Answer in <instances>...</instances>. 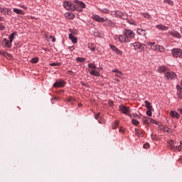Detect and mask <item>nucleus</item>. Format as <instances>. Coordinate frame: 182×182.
<instances>
[{
	"label": "nucleus",
	"instance_id": "obj_10",
	"mask_svg": "<svg viewBox=\"0 0 182 182\" xmlns=\"http://www.w3.org/2000/svg\"><path fill=\"white\" fill-rule=\"evenodd\" d=\"M142 122H143L144 124H146L147 126H149V124H150V123H152L153 119H151L149 117H144L142 118Z\"/></svg>",
	"mask_w": 182,
	"mask_h": 182
},
{
	"label": "nucleus",
	"instance_id": "obj_25",
	"mask_svg": "<svg viewBox=\"0 0 182 182\" xmlns=\"http://www.w3.org/2000/svg\"><path fill=\"white\" fill-rule=\"evenodd\" d=\"M90 75H92V76H100V73L92 70L90 72Z\"/></svg>",
	"mask_w": 182,
	"mask_h": 182
},
{
	"label": "nucleus",
	"instance_id": "obj_23",
	"mask_svg": "<svg viewBox=\"0 0 182 182\" xmlns=\"http://www.w3.org/2000/svg\"><path fill=\"white\" fill-rule=\"evenodd\" d=\"M137 33H139V35H141L142 36H146V31L141 28L137 29Z\"/></svg>",
	"mask_w": 182,
	"mask_h": 182
},
{
	"label": "nucleus",
	"instance_id": "obj_2",
	"mask_svg": "<svg viewBox=\"0 0 182 182\" xmlns=\"http://www.w3.org/2000/svg\"><path fill=\"white\" fill-rule=\"evenodd\" d=\"M74 4H75V11L78 12H82L83 9L86 8V4L79 0H75Z\"/></svg>",
	"mask_w": 182,
	"mask_h": 182
},
{
	"label": "nucleus",
	"instance_id": "obj_6",
	"mask_svg": "<svg viewBox=\"0 0 182 182\" xmlns=\"http://www.w3.org/2000/svg\"><path fill=\"white\" fill-rule=\"evenodd\" d=\"M92 19H93L94 21H96V22H100L101 23H103V22H105L106 20L105 19V18L103 17H100V16L97 15V14H93L91 16Z\"/></svg>",
	"mask_w": 182,
	"mask_h": 182
},
{
	"label": "nucleus",
	"instance_id": "obj_56",
	"mask_svg": "<svg viewBox=\"0 0 182 182\" xmlns=\"http://www.w3.org/2000/svg\"><path fill=\"white\" fill-rule=\"evenodd\" d=\"M149 17H150V15L146 14L145 18H149Z\"/></svg>",
	"mask_w": 182,
	"mask_h": 182
},
{
	"label": "nucleus",
	"instance_id": "obj_15",
	"mask_svg": "<svg viewBox=\"0 0 182 182\" xmlns=\"http://www.w3.org/2000/svg\"><path fill=\"white\" fill-rule=\"evenodd\" d=\"M112 72L114 73H116L115 76H117V77H123V73L122 71H120V70H117L116 68H114L112 70Z\"/></svg>",
	"mask_w": 182,
	"mask_h": 182
},
{
	"label": "nucleus",
	"instance_id": "obj_49",
	"mask_svg": "<svg viewBox=\"0 0 182 182\" xmlns=\"http://www.w3.org/2000/svg\"><path fill=\"white\" fill-rule=\"evenodd\" d=\"M119 132V133H124V129L123 127H120Z\"/></svg>",
	"mask_w": 182,
	"mask_h": 182
},
{
	"label": "nucleus",
	"instance_id": "obj_7",
	"mask_svg": "<svg viewBox=\"0 0 182 182\" xmlns=\"http://www.w3.org/2000/svg\"><path fill=\"white\" fill-rule=\"evenodd\" d=\"M1 43L2 46H4V48H7L8 49L12 48V45L6 38H4Z\"/></svg>",
	"mask_w": 182,
	"mask_h": 182
},
{
	"label": "nucleus",
	"instance_id": "obj_46",
	"mask_svg": "<svg viewBox=\"0 0 182 182\" xmlns=\"http://www.w3.org/2000/svg\"><path fill=\"white\" fill-rule=\"evenodd\" d=\"M146 114H147V116L151 117V114H153V113H151V111L148 110V111H146Z\"/></svg>",
	"mask_w": 182,
	"mask_h": 182
},
{
	"label": "nucleus",
	"instance_id": "obj_19",
	"mask_svg": "<svg viewBox=\"0 0 182 182\" xmlns=\"http://www.w3.org/2000/svg\"><path fill=\"white\" fill-rule=\"evenodd\" d=\"M170 33L172 36H173V38H178V39L181 38V35L177 31H171Z\"/></svg>",
	"mask_w": 182,
	"mask_h": 182
},
{
	"label": "nucleus",
	"instance_id": "obj_33",
	"mask_svg": "<svg viewBox=\"0 0 182 182\" xmlns=\"http://www.w3.org/2000/svg\"><path fill=\"white\" fill-rule=\"evenodd\" d=\"M134 46L135 48V50L137 49H140V48L141 47V45H140V43H134Z\"/></svg>",
	"mask_w": 182,
	"mask_h": 182
},
{
	"label": "nucleus",
	"instance_id": "obj_41",
	"mask_svg": "<svg viewBox=\"0 0 182 182\" xmlns=\"http://www.w3.org/2000/svg\"><path fill=\"white\" fill-rule=\"evenodd\" d=\"M177 95L179 97V99H182V90H179L177 92Z\"/></svg>",
	"mask_w": 182,
	"mask_h": 182
},
{
	"label": "nucleus",
	"instance_id": "obj_9",
	"mask_svg": "<svg viewBox=\"0 0 182 182\" xmlns=\"http://www.w3.org/2000/svg\"><path fill=\"white\" fill-rule=\"evenodd\" d=\"M177 75L174 73V72H169L168 70L165 74V77H167V79H174Z\"/></svg>",
	"mask_w": 182,
	"mask_h": 182
},
{
	"label": "nucleus",
	"instance_id": "obj_53",
	"mask_svg": "<svg viewBox=\"0 0 182 182\" xmlns=\"http://www.w3.org/2000/svg\"><path fill=\"white\" fill-rule=\"evenodd\" d=\"M50 38L53 39L52 42H55L56 41V39H55L53 36H50Z\"/></svg>",
	"mask_w": 182,
	"mask_h": 182
},
{
	"label": "nucleus",
	"instance_id": "obj_51",
	"mask_svg": "<svg viewBox=\"0 0 182 182\" xmlns=\"http://www.w3.org/2000/svg\"><path fill=\"white\" fill-rule=\"evenodd\" d=\"M176 89H177L178 92H180V90H182L181 86H180V85H177Z\"/></svg>",
	"mask_w": 182,
	"mask_h": 182
},
{
	"label": "nucleus",
	"instance_id": "obj_13",
	"mask_svg": "<svg viewBox=\"0 0 182 182\" xmlns=\"http://www.w3.org/2000/svg\"><path fill=\"white\" fill-rule=\"evenodd\" d=\"M147 46H150V48L152 49V50H157L158 46L156 45L155 43L148 42L146 43Z\"/></svg>",
	"mask_w": 182,
	"mask_h": 182
},
{
	"label": "nucleus",
	"instance_id": "obj_28",
	"mask_svg": "<svg viewBox=\"0 0 182 182\" xmlns=\"http://www.w3.org/2000/svg\"><path fill=\"white\" fill-rule=\"evenodd\" d=\"M173 151H182V145H178L173 148Z\"/></svg>",
	"mask_w": 182,
	"mask_h": 182
},
{
	"label": "nucleus",
	"instance_id": "obj_61",
	"mask_svg": "<svg viewBox=\"0 0 182 182\" xmlns=\"http://www.w3.org/2000/svg\"><path fill=\"white\" fill-rule=\"evenodd\" d=\"M55 99H56V98H53V100H55Z\"/></svg>",
	"mask_w": 182,
	"mask_h": 182
},
{
	"label": "nucleus",
	"instance_id": "obj_44",
	"mask_svg": "<svg viewBox=\"0 0 182 182\" xmlns=\"http://www.w3.org/2000/svg\"><path fill=\"white\" fill-rule=\"evenodd\" d=\"M144 149H150V144H145L143 146Z\"/></svg>",
	"mask_w": 182,
	"mask_h": 182
},
{
	"label": "nucleus",
	"instance_id": "obj_39",
	"mask_svg": "<svg viewBox=\"0 0 182 182\" xmlns=\"http://www.w3.org/2000/svg\"><path fill=\"white\" fill-rule=\"evenodd\" d=\"M77 62H80L81 63H83L86 60V59H85L83 58H77Z\"/></svg>",
	"mask_w": 182,
	"mask_h": 182
},
{
	"label": "nucleus",
	"instance_id": "obj_37",
	"mask_svg": "<svg viewBox=\"0 0 182 182\" xmlns=\"http://www.w3.org/2000/svg\"><path fill=\"white\" fill-rule=\"evenodd\" d=\"M39 62V58H34L31 60V63H38Z\"/></svg>",
	"mask_w": 182,
	"mask_h": 182
},
{
	"label": "nucleus",
	"instance_id": "obj_5",
	"mask_svg": "<svg viewBox=\"0 0 182 182\" xmlns=\"http://www.w3.org/2000/svg\"><path fill=\"white\" fill-rule=\"evenodd\" d=\"M173 58H182V50L180 48H173L171 50Z\"/></svg>",
	"mask_w": 182,
	"mask_h": 182
},
{
	"label": "nucleus",
	"instance_id": "obj_55",
	"mask_svg": "<svg viewBox=\"0 0 182 182\" xmlns=\"http://www.w3.org/2000/svg\"><path fill=\"white\" fill-rule=\"evenodd\" d=\"M21 6V8H23V9H26V6Z\"/></svg>",
	"mask_w": 182,
	"mask_h": 182
},
{
	"label": "nucleus",
	"instance_id": "obj_60",
	"mask_svg": "<svg viewBox=\"0 0 182 182\" xmlns=\"http://www.w3.org/2000/svg\"><path fill=\"white\" fill-rule=\"evenodd\" d=\"M83 85V86H86V85H85V84H82Z\"/></svg>",
	"mask_w": 182,
	"mask_h": 182
},
{
	"label": "nucleus",
	"instance_id": "obj_36",
	"mask_svg": "<svg viewBox=\"0 0 182 182\" xmlns=\"http://www.w3.org/2000/svg\"><path fill=\"white\" fill-rule=\"evenodd\" d=\"M95 118L96 119V120H98L99 123H102V122H100V120L99 119H100V113H97L95 116Z\"/></svg>",
	"mask_w": 182,
	"mask_h": 182
},
{
	"label": "nucleus",
	"instance_id": "obj_38",
	"mask_svg": "<svg viewBox=\"0 0 182 182\" xmlns=\"http://www.w3.org/2000/svg\"><path fill=\"white\" fill-rule=\"evenodd\" d=\"M88 68H90V69H96V65H95L93 63H89Z\"/></svg>",
	"mask_w": 182,
	"mask_h": 182
},
{
	"label": "nucleus",
	"instance_id": "obj_29",
	"mask_svg": "<svg viewBox=\"0 0 182 182\" xmlns=\"http://www.w3.org/2000/svg\"><path fill=\"white\" fill-rule=\"evenodd\" d=\"M98 9L100 12H102V14H109V12H110L107 9Z\"/></svg>",
	"mask_w": 182,
	"mask_h": 182
},
{
	"label": "nucleus",
	"instance_id": "obj_42",
	"mask_svg": "<svg viewBox=\"0 0 182 182\" xmlns=\"http://www.w3.org/2000/svg\"><path fill=\"white\" fill-rule=\"evenodd\" d=\"M68 102H70V103H73V102H75V99L72 97H69L68 99Z\"/></svg>",
	"mask_w": 182,
	"mask_h": 182
},
{
	"label": "nucleus",
	"instance_id": "obj_18",
	"mask_svg": "<svg viewBox=\"0 0 182 182\" xmlns=\"http://www.w3.org/2000/svg\"><path fill=\"white\" fill-rule=\"evenodd\" d=\"M69 39L73 43H77V38L75 37L73 33L69 34Z\"/></svg>",
	"mask_w": 182,
	"mask_h": 182
},
{
	"label": "nucleus",
	"instance_id": "obj_4",
	"mask_svg": "<svg viewBox=\"0 0 182 182\" xmlns=\"http://www.w3.org/2000/svg\"><path fill=\"white\" fill-rule=\"evenodd\" d=\"M63 6L67 11H76V6L70 1H64Z\"/></svg>",
	"mask_w": 182,
	"mask_h": 182
},
{
	"label": "nucleus",
	"instance_id": "obj_14",
	"mask_svg": "<svg viewBox=\"0 0 182 182\" xmlns=\"http://www.w3.org/2000/svg\"><path fill=\"white\" fill-rule=\"evenodd\" d=\"M158 72L159 73H165L166 74V72H168V68H166V66L162 65V66L159 67Z\"/></svg>",
	"mask_w": 182,
	"mask_h": 182
},
{
	"label": "nucleus",
	"instance_id": "obj_50",
	"mask_svg": "<svg viewBox=\"0 0 182 182\" xmlns=\"http://www.w3.org/2000/svg\"><path fill=\"white\" fill-rule=\"evenodd\" d=\"M112 21H110V20H108L107 21V26H110L111 25H112Z\"/></svg>",
	"mask_w": 182,
	"mask_h": 182
},
{
	"label": "nucleus",
	"instance_id": "obj_52",
	"mask_svg": "<svg viewBox=\"0 0 182 182\" xmlns=\"http://www.w3.org/2000/svg\"><path fill=\"white\" fill-rule=\"evenodd\" d=\"M69 49H70V50H71V51H73V50H75V46H70L69 47Z\"/></svg>",
	"mask_w": 182,
	"mask_h": 182
},
{
	"label": "nucleus",
	"instance_id": "obj_24",
	"mask_svg": "<svg viewBox=\"0 0 182 182\" xmlns=\"http://www.w3.org/2000/svg\"><path fill=\"white\" fill-rule=\"evenodd\" d=\"M0 12L3 15H6L7 12V15H9V13L8 12V9H4L2 7H0Z\"/></svg>",
	"mask_w": 182,
	"mask_h": 182
},
{
	"label": "nucleus",
	"instance_id": "obj_17",
	"mask_svg": "<svg viewBox=\"0 0 182 182\" xmlns=\"http://www.w3.org/2000/svg\"><path fill=\"white\" fill-rule=\"evenodd\" d=\"M15 36H16V33L13 32L10 36H9V42L10 43L11 45H12V42H14V39H15Z\"/></svg>",
	"mask_w": 182,
	"mask_h": 182
},
{
	"label": "nucleus",
	"instance_id": "obj_57",
	"mask_svg": "<svg viewBox=\"0 0 182 182\" xmlns=\"http://www.w3.org/2000/svg\"><path fill=\"white\" fill-rule=\"evenodd\" d=\"M0 21H4V18H2V17H0Z\"/></svg>",
	"mask_w": 182,
	"mask_h": 182
},
{
	"label": "nucleus",
	"instance_id": "obj_20",
	"mask_svg": "<svg viewBox=\"0 0 182 182\" xmlns=\"http://www.w3.org/2000/svg\"><path fill=\"white\" fill-rule=\"evenodd\" d=\"M13 12H15V14H17L18 15H25V12H23V11L16 8L13 9Z\"/></svg>",
	"mask_w": 182,
	"mask_h": 182
},
{
	"label": "nucleus",
	"instance_id": "obj_34",
	"mask_svg": "<svg viewBox=\"0 0 182 182\" xmlns=\"http://www.w3.org/2000/svg\"><path fill=\"white\" fill-rule=\"evenodd\" d=\"M115 14H116L117 16H119V18H122L124 13L122 11H115Z\"/></svg>",
	"mask_w": 182,
	"mask_h": 182
},
{
	"label": "nucleus",
	"instance_id": "obj_43",
	"mask_svg": "<svg viewBox=\"0 0 182 182\" xmlns=\"http://www.w3.org/2000/svg\"><path fill=\"white\" fill-rule=\"evenodd\" d=\"M117 126H119V121H116L114 124V125L112 126L113 129H116L117 127Z\"/></svg>",
	"mask_w": 182,
	"mask_h": 182
},
{
	"label": "nucleus",
	"instance_id": "obj_47",
	"mask_svg": "<svg viewBox=\"0 0 182 182\" xmlns=\"http://www.w3.org/2000/svg\"><path fill=\"white\" fill-rule=\"evenodd\" d=\"M121 18L122 19H127V15H126L125 14H123Z\"/></svg>",
	"mask_w": 182,
	"mask_h": 182
},
{
	"label": "nucleus",
	"instance_id": "obj_3",
	"mask_svg": "<svg viewBox=\"0 0 182 182\" xmlns=\"http://www.w3.org/2000/svg\"><path fill=\"white\" fill-rule=\"evenodd\" d=\"M119 110L123 112L124 114H127V116H129L131 117V119H133V114H130V107L122 105L119 106Z\"/></svg>",
	"mask_w": 182,
	"mask_h": 182
},
{
	"label": "nucleus",
	"instance_id": "obj_22",
	"mask_svg": "<svg viewBox=\"0 0 182 182\" xmlns=\"http://www.w3.org/2000/svg\"><path fill=\"white\" fill-rule=\"evenodd\" d=\"M65 15L68 19H75V14L73 13H66Z\"/></svg>",
	"mask_w": 182,
	"mask_h": 182
},
{
	"label": "nucleus",
	"instance_id": "obj_32",
	"mask_svg": "<svg viewBox=\"0 0 182 182\" xmlns=\"http://www.w3.org/2000/svg\"><path fill=\"white\" fill-rule=\"evenodd\" d=\"M157 52H164V47L163 46H158Z\"/></svg>",
	"mask_w": 182,
	"mask_h": 182
},
{
	"label": "nucleus",
	"instance_id": "obj_30",
	"mask_svg": "<svg viewBox=\"0 0 182 182\" xmlns=\"http://www.w3.org/2000/svg\"><path fill=\"white\" fill-rule=\"evenodd\" d=\"M135 134L136 136H143V131H140L137 129H135Z\"/></svg>",
	"mask_w": 182,
	"mask_h": 182
},
{
	"label": "nucleus",
	"instance_id": "obj_21",
	"mask_svg": "<svg viewBox=\"0 0 182 182\" xmlns=\"http://www.w3.org/2000/svg\"><path fill=\"white\" fill-rule=\"evenodd\" d=\"M88 48L92 52H95L96 50V46L93 43H88Z\"/></svg>",
	"mask_w": 182,
	"mask_h": 182
},
{
	"label": "nucleus",
	"instance_id": "obj_27",
	"mask_svg": "<svg viewBox=\"0 0 182 182\" xmlns=\"http://www.w3.org/2000/svg\"><path fill=\"white\" fill-rule=\"evenodd\" d=\"M146 107L148 108L149 110H151L153 107L151 106V104L149 101H145Z\"/></svg>",
	"mask_w": 182,
	"mask_h": 182
},
{
	"label": "nucleus",
	"instance_id": "obj_12",
	"mask_svg": "<svg viewBox=\"0 0 182 182\" xmlns=\"http://www.w3.org/2000/svg\"><path fill=\"white\" fill-rule=\"evenodd\" d=\"M65 86V82L63 80L57 81L53 84L54 87H63Z\"/></svg>",
	"mask_w": 182,
	"mask_h": 182
},
{
	"label": "nucleus",
	"instance_id": "obj_16",
	"mask_svg": "<svg viewBox=\"0 0 182 182\" xmlns=\"http://www.w3.org/2000/svg\"><path fill=\"white\" fill-rule=\"evenodd\" d=\"M156 29H159V31H168V27L164 26V25H157L156 26Z\"/></svg>",
	"mask_w": 182,
	"mask_h": 182
},
{
	"label": "nucleus",
	"instance_id": "obj_1",
	"mask_svg": "<svg viewBox=\"0 0 182 182\" xmlns=\"http://www.w3.org/2000/svg\"><path fill=\"white\" fill-rule=\"evenodd\" d=\"M135 33L132 30H125L124 36H118L115 38L116 41L121 42V43H129L133 38H134Z\"/></svg>",
	"mask_w": 182,
	"mask_h": 182
},
{
	"label": "nucleus",
	"instance_id": "obj_26",
	"mask_svg": "<svg viewBox=\"0 0 182 182\" xmlns=\"http://www.w3.org/2000/svg\"><path fill=\"white\" fill-rule=\"evenodd\" d=\"M168 146L171 149V150H174V148L176 147V146L174 145V141H173V140H171L168 141Z\"/></svg>",
	"mask_w": 182,
	"mask_h": 182
},
{
	"label": "nucleus",
	"instance_id": "obj_31",
	"mask_svg": "<svg viewBox=\"0 0 182 182\" xmlns=\"http://www.w3.org/2000/svg\"><path fill=\"white\" fill-rule=\"evenodd\" d=\"M132 124H134V126H137L138 124H140V122H139V120L135 119H132Z\"/></svg>",
	"mask_w": 182,
	"mask_h": 182
},
{
	"label": "nucleus",
	"instance_id": "obj_48",
	"mask_svg": "<svg viewBox=\"0 0 182 182\" xmlns=\"http://www.w3.org/2000/svg\"><path fill=\"white\" fill-rule=\"evenodd\" d=\"M153 124H156V126H159V123L157 122V121L152 119V122Z\"/></svg>",
	"mask_w": 182,
	"mask_h": 182
},
{
	"label": "nucleus",
	"instance_id": "obj_54",
	"mask_svg": "<svg viewBox=\"0 0 182 182\" xmlns=\"http://www.w3.org/2000/svg\"><path fill=\"white\" fill-rule=\"evenodd\" d=\"M178 110L181 113V114H182V108H178Z\"/></svg>",
	"mask_w": 182,
	"mask_h": 182
},
{
	"label": "nucleus",
	"instance_id": "obj_11",
	"mask_svg": "<svg viewBox=\"0 0 182 182\" xmlns=\"http://www.w3.org/2000/svg\"><path fill=\"white\" fill-rule=\"evenodd\" d=\"M169 114L171 116L172 119H180V114L176 111H171Z\"/></svg>",
	"mask_w": 182,
	"mask_h": 182
},
{
	"label": "nucleus",
	"instance_id": "obj_59",
	"mask_svg": "<svg viewBox=\"0 0 182 182\" xmlns=\"http://www.w3.org/2000/svg\"><path fill=\"white\" fill-rule=\"evenodd\" d=\"M178 161H179V163H181L182 160H179Z\"/></svg>",
	"mask_w": 182,
	"mask_h": 182
},
{
	"label": "nucleus",
	"instance_id": "obj_45",
	"mask_svg": "<svg viewBox=\"0 0 182 182\" xmlns=\"http://www.w3.org/2000/svg\"><path fill=\"white\" fill-rule=\"evenodd\" d=\"M0 31H5V26L0 23Z\"/></svg>",
	"mask_w": 182,
	"mask_h": 182
},
{
	"label": "nucleus",
	"instance_id": "obj_58",
	"mask_svg": "<svg viewBox=\"0 0 182 182\" xmlns=\"http://www.w3.org/2000/svg\"><path fill=\"white\" fill-rule=\"evenodd\" d=\"M115 80H116L117 82H120V80H119V79H115Z\"/></svg>",
	"mask_w": 182,
	"mask_h": 182
},
{
	"label": "nucleus",
	"instance_id": "obj_35",
	"mask_svg": "<svg viewBox=\"0 0 182 182\" xmlns=\"http://www.w3.org/2000/svg\"><path fill=\"white\" fill-rule=\"evenodd\" d=\"M164 4L173 6L174 3L171 0H164Z\"/></svg>",
	"mask_w": 182,
	"mask_h": 182
},
{
	"label": "nucleus",
	"instance_id": "obj_8",
	"mask_svg": "<svg viewBox=\"0 0 182 182\" xmlns=\"http://www.w3.org/2000/svg\"><path fill=\"white\" fill-rule=\"evenodd\" d=\"M109 47L112 48V50L117 53V55H119L122 56L123 55V52L122 50H119L117 47H116L114 45L109 44Z\"/></svg>",
	"mask_w": 182,
	"mask_h": 182
},
{
	"label": "nucleus",
	"instance_id": "obj_40",
	"mask_svg": "<svg viewBox=\"0 0 182 182\" xmlns=\"http://www.w3.org/2000/svg\"><path fill=\"white\" fill-rule=\"evenodd\" d=\"M50 66H60V63H50Z\"/></svg>",
	"mask_w": 182,
	"mask_h": 182
}]
</instances>
